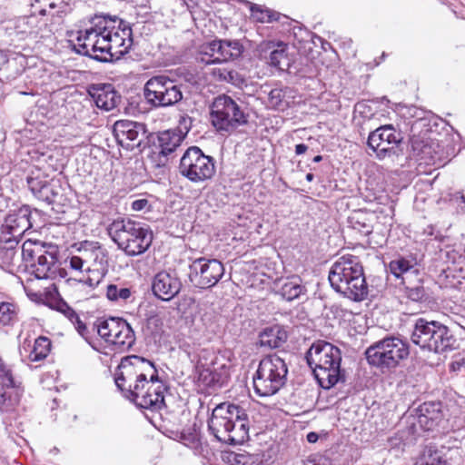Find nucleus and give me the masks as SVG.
Here are the masks:
<instances>
[{"label": "nucleus", "instance_id": "37", "mask_svg": "<svg viewBox=\"0 0 465 465\" xmlns=\"http://www.w3.org/2000/svg\"><path fill=\"white\" fill-rule=\"evenodd\" d=\"M16 317V307L11 302L0 303V326L11 324Z\"/></svg>", "mask_w": 465, "mask_h": 465}, {"label": "nucleus", "instance_id": "39", "mask_svg": "<svg viewBox=\"0 0 465 465\" xmlns=\"http://www.w3.org/2000/svg\"><path fill=\"white\" fill-rule=\"evenodd\" d=\"M56 7L54 0H31V16L46 14L47 9Z\"/></svg>", "mask_w": 465, "mask_h": 465}, {"label": "nucleus", "instance_id": "9", "mask_svg": "<svg viewBox=\"0 0 465 465\" xmlns=\"http://www.w3.org/2000/svg\"><path fill=\"white\" fill-rule=\"evenodd\" d=\"M408 355V344L396 336H387L371 344L365 351L368 363L380 369L382 372L398 367Z\"/></svg>", "mask_w": 465, "mask_h": 465}, {"label": "nucleus", "instance_id": "10", "mask_svg": "<svg viewBox=\"0 0 465 465\" xmlns=\"http://www.w3.org/2000/svg\"><path fill=\"white\" fill-rule=\"evenodd\" d=\"M210 109L212 124L218 132L231 134L248 123L249 114L242 107V103L229 95L220 94L215 97Z\"/></svg>", "mask_w": 465, "mask_h": 465}, {"label": "nucleus", "instance_id": "25", "mask_svg": "<svg viewBox=\"0 0 465 465\" xmlns=\"http://www.w3.org/2000/svg\"><path fill=\"white\" fill-rule=\"evenodd\" d=\"M125 322L126 321L122 318L97 319L94 323V328L96 329L101 338L106 342L112 343L115 337L120 334V330Z\"/></svg>", "mask_w": 465, "mask_h": 465}, {"label": "nucleus", "instance_id": "14", "mask_svg": "<svg viewBox=\"0 0 465 465\" xmlns=\"http://www.w3.org/2000/svg\"><path fill=\"white\" fill-rule=\"evenodd\" d=\"M224 274L223 264L216 259H195L190 265V280L199 288L207 289L217 284Z\"/></svg>", "mask_w": 465, "mask_h": 465}, {"label": "nucleus", "instance_id": "32", "mask_svg": "<svg viewBox=\"0 0 465 465\" xmlns=\"http://www.w3.org/2000/svg\"><path fill=\"white\" fill-rule=\"evenodd\" d=\"M31 193H33L37 201L47 205L52 204L57 195L49 183H45L41 184L40 182L35 183L33 178H31Z\"/></svg>", "mask_w": 465, "mask_h": 465}, {"label": "nucleus", "instance_id": "31", "mask_svg": "<svg viewBox=\"0 0 465 465\" xmlns=\"http://www.w3.org/2000/svg\"><path fill=\"white\" fill-rule=\"evenodd\" d=\"M299 277L287 278L280 286L277 293H279L286 301H293L303 293L304 286L301 283Z\"/></svg>", "mask_w": 465, "mask_h": 465}, {"label": "nucleus", "instance_id": "57", "mask_svg": "<svg viewBox=\"0 0 465 465\" xmlns=\"http://www.w3.org/2000/svg\"><path fill=\"white\" fill-rule=\"evenodd\" d=\"M313 178H314V175L312 173H309L306 174V180L308 182H312Z\"/></svg>", "mask_w": 465, "mask_h": 465}, {"label": "nucleus", "instance_id": "60", "mask_svg": "<svg viewBox=\"0 0 465 465\" xmlns=\"http://www.w3.org/2000/svg\"><path fill=\"white\" fill-rule=\"evenodd\" d=\"M25 181L27 183H29V176H26Z\"/></svg>", "mask_w": 465, "mask_h": 465}, {"label": "nucleus", "instance_id": "34", "mask_svg": "<svg viewBox=\"0 0 465 465\" xmlns=\"http://www.w3.org/2000/svg\"><path fill=\"white\" fill-rule=\"evenodd\" d=\"M108 34L104 31L97 40V53L94 54V59L98 62L107 63L113 62V54H111V44L108 43Z\"/></svg>", "mask_w": 465, "mask_h": 465}, {"label": "nucleus", "instance_id": "26", "mask_svg": "<svg viewBox=\"0 0 465 465\" xmlns=\"http://www.w3.org/2000/svg\"><path fill=\"white\" fill-rule=\"evenodd\" d=\"M419 411V422L427 430H431L441 420V403L440 401L424 402L420 406Z\"/></svg>", "mask_w": 465, "mask_h": 465}, {"label": "nucleus", "instance_id": "11", "mask_svg": "<svg viewBox=\"0 0 465 465\" xmlns=\"http://www.w3.org/2000/svg\"><path fill=\"white\" fill-rule=\"evenodd\" d=\"M143 96L154 108L173 106L183 100L182 85L166 75L151 77L144 84Z\"/></svg>", "mask_w": 465, "mask_h": 465}, {"label": "nucleus", "instance_id": "35", "mask_svg": "<svg viewBox=\"0 0 465 465\" xmlns=\"http://www.w3.org/2000/svg\"><path fill=\"white\" fill-rule=\"evenodd\" d=\"M52 347V342L49 338L45 336H40L35 339L34 343V349L31 351V354L34 353V358H31V361H38L45 359Z\"/></svg>", "mask_w": 465, "mask_h": 465}, {"label": "nucleus", "instance_id": "2", "mask_svg": "<svg viewBox=\"0 0 465 465\" xmlns=\"http://www.w3.org/2000/svg\"><path fill=\"white\" fill-rule=\"evenodd\" d=\"M211 433L221 442L229 445L243 443L249 438V420L243 408L232 403L217 405L208 420Z\"/></svg>", "mask_w": 465, "mask_h": 465}, {"label": "nucleus", "instance_id": "15", "mask_svg": "<svg viewBox=\"0 0 465 465\" xmlns=\"http://www.w3.org/2000/svg\"><path fill=\"white\" fill-rule=\"evenodd\" d=\"M113 132L117 143L127 150L137 148L142 151L146 146L144 140L147 139L148 134L144 124L119 120L114 123Z\"/></svg>", "mask_w": 465, "mask_h": 465}, {"label": "nucleus", "instance_id": "4", "mask_svg": "<svg viewBox=\"0 0 465 465\" xmlns=\"http://www.w3.org/2000/svg\"><path fill=\"white\" fill-rule=\"evenodd\" d=\"M306 360L322 388L330 389L341 379V352L331 343L323 341L313 343Z\"/></svg>", "mask_w": 465, "mask_h": 465}, {"label": "nucleus", "instance_id": "27", "mask_svg": "<svg viewBox=\"0 0 465 465\" xmlns=\"http://www.w3.org/2000/svg\"><path fill=\"white\" fill-rule=\"evenodd\" d=\"M263 51H270L269 64L280 70H285L290 67V59L287 55V45L283 43L275 45L273 42L266 44Z\"/></svg>", "mask_w": 465, "mask_h": 465}, {"label": "nucleus", "instance_id": "48", "mask_svg": "<svg viewBox=\"0 0 465 465\" xmlns=\"http://www.w3.org/2000/svg\"><path fill=\"white\" fill-rule=\"evenodd\" d=\"M203 54L210 57L208 60L214 59L215 56L218 55V51L213 46V42L209 43L204 47Z\"/></svg>", "mask_w": 465, "mask_h": 465}, {"label": "nucleus", "instance_id": "61", "mask_svg": "<svg viewBox=\"0 0 465 465\" xmlns=\"http://www.w3.org/2000/svg\"><path fill=\"white\" fill-rule=\"evenodd\" d=\"M25 292H26L27 296H29V293L27 292L26 287H25Z\"/></svg>", "mask_w": 465, "mask_h": 465}, {"label": "nucleus", "instance_id": "7", "mask_svg": "<svg viewBox=\"0 0 465 465\" xmlns=\"http://www.w3.org/2000/svg\"><path fill=\"white\" fill-rule=\"evenodd\" d=\"M411 341L421 350L442 353L454 348L456 341L450 329L438 321L418 318L411 336Z\"/></svg>", "mask_w": 465, "mask_h": 465}, {"label": "nucleus", "instance_id": "42", "mask_svg": "<svg viewBox=\"0 0 465 465\" xmlns=\"http://www.w3.org/2000/svg\"><path fill=\"white\" fill-rule=\"evenodd\" d=\"M0 383L6 385L7 388H14L15 386V381L10 368L5 364L0 357Z\"/></svg>", "mask_w": 465, "mask_h": 465}, {"label": "nucleus", "instance_id": "1", "mask_svg": "<svg viewBox=\"0 0 465 465\" xmlns=\"http://www.w3.org/2000/svg\"><path fill=\"white\" fill-rule=\"evenodd\" d=\"M31 274L35 275L37 282L44 281L41 289L31 288V301L45 304L63 315H64L75 327L78 333L88 341V331L86 325L80 320L75 311L60 297L56 285L52 282V266L56 261V249L53 244H46L31 239Z\"/></svg>", "mask_w": 465, "mask_h": 465}, {"label": "nucleus", "instance_id": "29", "mask_svg": "<svg viewBox=\"0 0 465 465\" xmlns=\"http://www.w3.org/2000/svg\"><path fill=\"white\" fill-rule=\"evenodd\" d=\"M183 135L175 130H166L158 134V144L161 148L160 153L167 156L173 153L182 143Z\"/></svg>", "mask_w": 465, "mask_h": 465}, {"label": "nucleus", "instance_id": "40", "mask_svg": "<svg viewBox=\"0 0 465 465\" xmlns=\"http://www.w3.org/2000/svg\"><path fill=\"white\" fill-rule=\"evenodd\" d=\"M213 75L219 81H223L232 84H237L240 80V75L236 71L227 68L214 69Z\"/></svg>", "mask_w": 465, "mask_h": 465}, {"label": "nucleus", "instance_id": "23", "mask_svg": "<svg viewBox=\"0 0 465 465\" xmlns=\"http://www.w3.org/2000/svg\"><path fill=\"white\" fill-rule=\"evenodd\" d=\"M377 216L372 212L357 210L348 217L349 226L363 236L370 235L374 228Z\"/></svg>", "mask_w": 465, "mask_h": 465}, {"label": "nucleus", "instance_id": "43", "mask_svg": "<svg viewBox=\"0 0 465 465\" xmlns=\"http://www.w3.org/2000/svg\"><path fill=\"white\" fill-rule=\"evenodd\" d=\"M406 285V295L413 302H421L426 297V292L422 285L418 284L415 286Z\"/></svg>", "mask_w": 465, "mask_h": 465}, {"label": "nucleus", "instance_id": "52", "mask_svg": "<svg viewBox=\"0 0 465 465\" xmlns=\"http://www.w3.org/2000/svg\"><path fill=\"white\" fill-rule=\"evenodd\" d=\"M308 149V146L304 143H299L295 146V153L296 154H302L304 153Z\"/></svg>", "mask_w": 465, "mask_h": 465}, {"label": "nucleus", "instance_id": "19", "mask_svg": "<svg viewBox=\"0 0 465 465\" xmlns=\"http://www.w3.org/2000/svg\"><path fill=\"white\" fill-rule=\"evenodd\" d=\"M181 289L182 282L175 273L162 271L153 277L152 283L153 293L162 301H171L179 294Z\"/></svg>", "mask_w": 465, "mask_h": 465}, {"label": "nucleus", "instance_id": "3", "mask_svg": "<svg viewBox=\"0 0 465 465\" xmlns=\"http://www.w3.org/2000/svg\"><path fill=\"white\" fill-rule=\"evenodd\" d=\"M329 282L337 292L351 301L361 302L368 296L363 267L357 256L340 257L330 270Z\"/></svg>", "mask_w": 465, "mask_h": 465}, {"label": "nucleus", "instance_id": "41", "mask_svg": "<svg viewBox=\"0 0 465 465\" xmlns=\"http://www.w3.org/2000/svg\"><path fill=\"white\" fill-rule=\"evenodd\" d=\"M286 91L280 88H274L269 93V103L276 109H283L288 103L285 102Z\"/></svg>", "mask_w": 465, "mask_h": 465}, {"label": "nucleus", "instance_id": "16", "mask_svg": "<svg viewBox=\"0 0 465 465\" xmlns=\"http://www.w3.org/2000/svg\"><path fill=\"white\" fill-rule=\"evenodd\" d=\"M166 391L167 386L159 379L157 370H155L154 375H151L149 378L148 385L133 398L132 402L139 408L160 411L165 408L164 393Z\"/></svg>", "mask_w": 465, "mask_h": 465}, {"label": "nucleus", "instance_id": "17", "mask_svg": "<svg viewBox=\"0 0 465 465\" xmlns=\"http://www.w3.org/2000/svg\"><path fill=\"white\" fill-rule=\"evenodd\" d=\"M92 26L84 31L77 32L76 43L74 45V49L76 53L89 56L94 59V54L97 53V40L96 37L104 34L109 26L106 27L107 23L104 20V14L94 15L90 20Z\"/></svg>", "mask_w": 465, "mask_h": 465}, {"label": "nucleus", "instance_id": "33", "mask_svg": "<svg viewBox=\"0 0 465 465\" xmlns=\"http://www.w3.org/2000/svg\"><path fill=\"white\" fill-rule=\"evenodd\" d=\"M134 331L130 324L126 322L125 324L122 326L120 334L115 337V339L112 341V344L115 346L117 350L125 351L130 349L134 345Z\"/></svg>", "mask_w": 465, "mask_h": 465}, {"label": "nucleus", "instance_id": "8", "mask_svg": "<svg viewBox=\"0 0 465 465\" xmlns=\"http://www.w3.org/2000/svg\"><path fill=\"white\" fill-rule=\"evenodd\" d=\"M288 368L285 361L276 353L262 358L253 375V388L262 396H272L286 383Z\"/></svg>", "mask_w": 465, "mask_h": 465}, {"label": "nucleus", "instance_id": "45", "mask_svg": "<svg viewBox=\"0 0 465 465\" xmlns=\"http://www.w3.org/2000/svg\"><path fill=\"white\" fill-rule=\"evenodd\" d=\"M251 12L253 18L260 23H268L267 18L268 9H262L259 5L252 4L251 6Z\"/></svg>", "mask_w": 465, "mask_h": 465}, {"label": "nucleus", "instance_id": "21", "mask_svg": "<svg viewBox=\"0 0 465 465\" xmlns=\"http://www.w3.org/2000/svg\"><path fill=\"white\" fill-rule=\"evenodd\" d=\"M217 360L215 356L208 364L200 359L196 365L199 380L207 386L222 385L228 376L225 364L221 365V371L215 367Z\"/></svg>", "mask_w": 465, "mask_h": 465}, {"label": "nucleus", "instance_id": "13", "mask_svg": "<svg viewBox=\"0 0 465 465\" xmlns=\"http://www.w3.org/2000/svg\"><path fill=\"white\" fill-rule=\"evenodd\" d=\"M104 20L111 22L106 24L109 26L107 34L108 43L111 44V54L113 61L118 60L128 53L133 45L132 28L130 25L116 15H104Z\"/></svg>", "mask_w": 465, "mask_h": 465}, {"label": "nucleus", "instance_id": "44", "mask_svg": "<svg viewBox=\"0 0 465 465\" xmlns=\"http://www.w3.org/2000/svg\"><path fill=\"white\" fill-rule=\"evenodd\" d=\"M192 125H193L192 117L188 116L187 114L181 115L179 122H178V131H176V132L178 134H182L184 138L185 135L191 130Z\"/></svg>", "mask_w": 465, "mask_h": 465}, {"label": "nucleus", "instance_id": "49", "mask_svg": "<svg viewBox=\"0 0 465 465\" xmlns=\"http://www.w3.org/2000/svg\"><path fill=\"white\" fill-rule=\"evenodd\" d=\"M266 15H267V18H269L268 23L279 21L282 17L285 18V19L287 18V16L282 15L280 13L275 12L273 10H270V9H268V14Z\"/></svg>", "mask_w": 465, "mask_h": 465}, {"label": "nucleus", "instance_id": "38", "mask_svg": "<svg viewBox=\"0 0 465 465\" xmlns=\"http://www.w3.org/2000/svg\"><path fill=\"white\" fill-rule=\"evenodd\" d=\"M5 389H8L6 385L0 383V411H7L12 409L15 404L19 402L18 395L16 394L15 397H12L10 394H7Z\"/></svg>", "mask_w": 465, "mask_h": 465}, {"label": "nucleus", "instance_id": "58", "mask_svg": "<svg viewBox=\"0 0 465 465\" xmlns=\"http://www.w3.org/2000/svg\"><path fill=\"white\" fill-rule=\"evenodd\" d=\"M322 160V155H316V156L312 159V161H313L314 163H320Z\"/></svg>", "mask_w": 465, "mask_h": 465}, {"label": "nucleus", "instance_id": "20", "mask_svg": "<svg viewBox=\"0 0 465 465\" xmlns=\"http://www.w3.org/2000/svg\"><path fill=\"white\" fill-rule=\"evenodd\" d=\"M460 460L459 448L442 447L440 450L430 448L416 465H460Z\"/></svg>", "mask_w": 465, "mask_h": 465}, {"label": "nucleus", "instance_id": "24", "mask_svg": "<svg viewBox=\"0 0 465 465\" xmlns=\"http://www.w3.org/2000/svg\"><path fill=\"white\" fill-rule=\"evenodd\" d=\"M97 107L110 111L117 106L120 102V95L112 84H99L94 88L92 94Z\"/></svg>", "mask_w": 465, "mask_h": 465}, {"label": "nucleus", "instance_id": "12", "mask_svg": "<svg viewBox=\"0 0 465 465\" xmlns=\"http://www.w3.org/2000/svg\"><path fill=\"white\" fill-rule=\"evenodd\" d=\"M179 172L192 183H203L214 176L215 160L205 154L198 146H191L180 160Z\"/></svg>", "mask_w": 465, "mask_h": 465}, {"label": "nucleus", "instance_id": "59", "mask_svg": "<svg viewBox=\"0 0 465 465\" xmlns=\"http://www.w3.org/2000/svg\"><path fill=\"white\" fill-rule=\"evenodd\" d=\"M24 217L26 218L27 222L29 223V217L25 213Z\"/></svg>", "mask_w": 465, "mask_h": 465}, {"label": "nucleus", "instance_id": "6", "mask_svg": "<svg viewBox=\"0 0 465 465\" xmlns=\"http://www.w3.org/2000/svg\"><path fill=\"white\" fill-rule=\"evenodd\" d=\"M115 376V385L130 401L148 385L149 378L154 375V364L138 355H130L121 360Z\"/></svg>", "mask_w": 465, "mask_h": 465}, {"label": "nucleus", "instance_id": "47", "mask_svg": "<svg viewBox=\"0 0 465 465\" xmlns=\"http://www.w3.org/2000/svg\"><path fill=\"white\" fill-rule=\"evenodd\" d=\"M84 261L78 256H72L70 258V267L76 271H81L84 266Z\"/></svg>", "mask_w": 465, "mask_h": 465}, {"label": "nucleus", "instance_id": "55", "mask_svg": "<svg viewBox=\"0 0 465 465\" xmlns=\"http://www.w3.org/2000/svg\"><path fill=\"white\" fill-rule=\"evenodd\" d=\"M98 282V281L96 282H94L91 278H87L86 280H84V283L90 287H94Z\"/></svg>", "mask_w": 465, "mask_h": 465}, {"label": "nucleus", "instance_id": "36", "mask_svg": "<svg viewBox=\"0 0 465 465\" xmlns=\"http://www.w3.org/2000/svg\"><path fill=\"white\" fill-rule=\"evenodd\" d=\"M131 295L130 288L118 287L115 284H109L106 288V297L113 302L126 301Z\"/></svg>", "mask_w": 465, "mask_h": 465}, {"label": "nucleus", "instance_id": "56", "mask_svg": "<svg viewBox=\"0 0 465 465\" xmlns=\"http://www.w3.org/2000/svg\"><path fill=\"white\" fill-rule=\"evenodd\" d=\"M242 458H244L243 455L235 454L234 457H233V460L236 463H240L242 461L241 459H242Z\"/></svg>", "mask_w": 465, "mask_h": 465}, {"label": "nucleus", "instance_id": "46", "mask_svg": "<svg viewBox=\"0 0 465 465\" xmlns=\"http://www.w3.org/2000/svg\"><path fill=\"white\" fill-rule=\"evenodd\" d=\"M29 27V19L26 16H22L16 19L15 29L17 34H25Z\"/></svg>", "mask_w": 465, "mask_h": 465}, {"label": "nucleus", "instance_id": "30", "mask_svg": "<svg viewBox=\"0 0 465 465\" xmlns=\"http://www.w3.org/2000/svg\"><path fill=\"white\" fill-rule=\"evenodd\" d=\"M389 267L396 278L401 279L402 284H406L414 274L419 272L413 263L404 258L391 261Z\"/></svg>", "mask_w": 465, "mask_h": 465}, {"label": "nucleus", "instance_id": "22", "mask_svg": "<svg viewBox=\"0 0 465 465\" xmlns=\"http://www.w3.org/2000/svg\"><path fill=\"white\" fill-rule=\"evenodd\" d=\"M213 46L218 51V55L212 60H205L203 57L202 60L204 61L206 64L235 59L242 53V45L236 40H214L213 41Z\"/></svg>", "mask_w": 465, "mask_h": 465}, {"label": "nucleus", "instance_id": "53", "mask_svg": "<svg viewBox=\"0 0 465 465\" xmlns=\"http://www.w3.org/2000/svg\"><path fill=\"white\" fill-rule=\"evenodd\" d=\"M28 242L29 240L25 241L22 246V255L24 260L25 261L27 260V258H29V249L26 248Z\"/></svg>", "mask_w": 465, "mask_h": 465}, {"label": "nucleus", "instance_id": "51", "mask_svg": "<svg viewBox=\"0 0 465 465\" xmlns=\"http://www.w3.org/2000/svg\"><path fill=\"white\" fill-rule=\"evenodd\" d=\"M7 227L10 228L9 232L15 236V234H17V235L25 234V232L29 229V224L23 231L18 230L16 227L13 226V225H7Z\"/></svg>", "mask_w": 465, "mask_h": 465}, {"label": "nucleus", "instance_id": "5", "mask_svg": "<svg viewBox=\"0 0 465 465\" xmlns=\"http://www.w3.org/2000/svg\"><path fill=\"white\" fill-rule=\"evenodd\" d=\"M107 232L118 248L128 256L145 252L153 242V232L149 226L131 219L114 220Z\"/></svg>", "mask_w": 465, "mask_h": 465}, {"label": "nucleus", "instance_id": "50", "mask_svg": "<svg viewBox=\"0 0 465 465\" xmlns=\"http://www.w3.org/2000/svg\"><path fill=\"white\" fill-rule=\"evenodd\" d=\"M148 204V201L146 199L135 200L132 203V208L134 211H141L145 208Z\"/></svg>", "mask_w": 465, "mask_h": 465}, {"label": "nucleus", "instance_id": "54", "mask_svg": "<svg viewBox=\"0 0 465 465\" xmlns=\"http://www.w3.org/2000/svg\"><path fill=\"white\" fill-rule=\"evenodd\" d=\"M306 438L310 443H315L318 440L319 436L316 432H309Z\"/></svg>", "mask_w": 465, "mask_h": 465}, {"label": "nucleus", "instance_id": "18", "mask_svg": "<svg viewBox=\"0 0 465 465\" xmlns=\"http://www.w3.org/2000/svg\"><path fill=\"white\" fill-rule=\"evenodd\" d=\"M402 141L400 132L392 125H383L371 132L368 137V146L376 153L379 159H383L391 153Z\"/></svg>", "mask_w": 465, "mask_h": 465}, {"label": "nucleus", "instance_id": "28", "mask_svg": "<svg viewBox=\"0 0 465 465\" xmlns=\"http://www.w3.org/2000/svg\"><path fill=\"white\" fill-rule=\"evenodd\" d=\"M288 335L285 330L280 326L266 328L259 335L261 347L275 349L282 346L287 341Z\"/></svg>", "mask_w": 465, "mask_h": 465}]
</instances>
